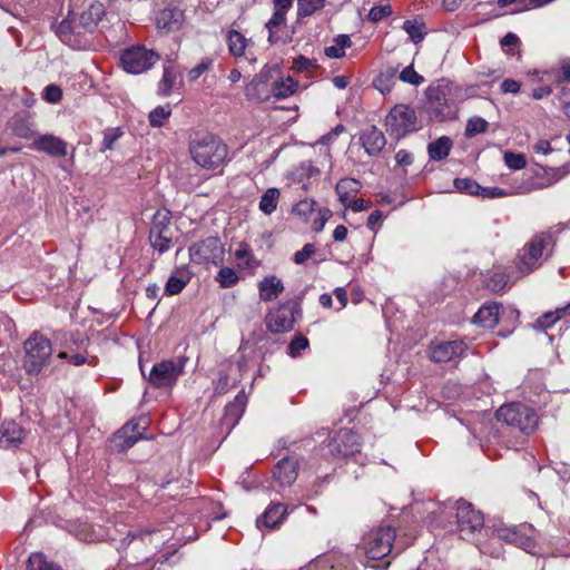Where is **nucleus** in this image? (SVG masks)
Wrapping results in <instances>:
<instances>
[{
  "label": "nucleus",
  "mask_w": 570,
  "mask_h": 570,
  "mask_svg": "<svg viewBox=\"0 0 570 570\" xmlns=\"http://www.w3.org/2000/svg\"><path fill=\"white\" fill-rule=\"evenodd\" d=\"M170 115L171 109H153L148 114V119L153 127H161Z\"/></svg>",
  "instance_id": "nucleus-53"
},
{
  "label": "nucleus",
  "mask_w": 570,
  "mask_h": 570,
  "mask_svg": "<svg viewBox=\"0 0 570 570\" xmlns=\"http://www.w3.org/2000/svg\"><path fill=\"white\" fill-rule=\"evenodd\" d=\"M317 63H316V60H313V59H308L302 55L297 56L294 60H293V65H292V69L295 71V72H304V71H313L317 68Z\"/></svg>",
  "instance_id": "nucleus-51"
},
{
  "label": "nucleus",
  "mask_w": 570,
  "mask_h": 570,
  "mask_svg": "<svg viewBox=\"0 0 570 570\" xmlns=\"http://www.w3.org/2000/svg\"><path fill=\"white\" fill-rule=\"evenodd\" d=\"M186 358L165 360L154 364L148 381L155 387H171L183 374Z\"/></svg>",
  "instance_id": "nucleus-11"
},
{
  "label": "nucleus",
  "mask_w": 570,
  "mask_h": 570,
  "mask_svg": "<svg viewBox=\"0 0 570 570\" xmlns=\"http://www.w3.org/2000/svg\"><path fill=\"white\" fill-rule=\"evenodd\" d=\"M453 184L456 190L461 193L472 196H479L480 194L481 186L471 178H455Z\"/></svg>",
  "instance_id": "nucleus-45"
},
{
  "label": "nucleus",
  "mask_w": 570,
  "mask_h": 570,
  "mask_svg": "<svg viewBox=\"0 0 570 570\" xmlns=\"http://www.w3.org/2000/svg\"><path fill=\"white\" fill-rule=\"evenodd\" d=\"M504 163L505 165L513 170H520L525 167L527 160L523 154H515L513 151L504 153Z\"/></svg>",
  "instance_id": "nucleus-49"
},
{
  "label": "nucleus",
  "mask_w": 570,
  "mask_h": 570,
  "mask_svg": "<svg viewBox=\"0 0 570 570\" xmlns=\"http://www.w3.org/2000/svg\"><path fill=\"white\" fill-rule=\"evenodd\" d=\"M148 239L155 250L159 254H164L168 252L171 246L173 230L149 229Z\"/></svg>",
  "instance_id": "nucleus-30"
},
{
  "label": "nucleus",
  "mask_w": 570,
  "mask_h": 570,
  "mask_svg": "<svg viewBox=\"0 0 570 570\" xmlns=\"http://www.w3.org/2000/svg\"><path fill=\"white\" fill-rule=\"evenodd\" d=\"M554 99L552 100L553 105L558 107H570V89L564 86H556L553 89Z\"/></svg>",
  "instance_id": "nucleus-52"
},
{
  "label": "nucleus",
  "mask_w": 570,
  "mask_h": 570,
  "mask_svg": "<svg viewBox=\"0 0 570 570\" xmlns=\"http://www.w3.org/2000/svg\"><path fill=\"white\" fill-rule=\"evenodd\" d=\"M225 248L220 239L215 236L194 243L189 247L190 261L198 265H219L224 262Z\"/></svg>",
  "instance_id": "nucleus-9"
},
{
  "label": "nucleus",
  "mask_w": 570,
  "mask_h": 570,
  "mask_svg": "<svg viewBox=\"0 0 570 570\" xmlns=\"http://www.w3.org/2000/svg\"><path fill=\"white\" fill-rule=\"evenodd\" d=\"M553 246V237L550 233L534 235L520 250L517 259V268L522 274H529L541 265V258L549 247Z\"/></svg>",
  "instance_id": "nucleus-4"
},
{
  "label": "nucleus",
  "mask_w": 570,
  "mask_h": 570,
  "mask_svg": "<svg viewBox=\"0 0 570 570\" xmlns=\"http://www.w3.org/2000/svg\"><path fill=\"white\" fill-rule=\"evenodd\" d=\"M315 253V246L313 244H305L303 248L294 254V263L302 265Z\"/></svg>",
  "instance_id": "nucleus-59"
},
{
  "label": "nucleus",
  "mask_w": 570,
  "mask_h": 570,
  "mask_svg": "<svg viewBox=\"0 0 570 570\" xmlns=\"http://www.w3.org/2000/svg\"><path fill=\"white\" fill-rule=\"evenodd\" d=\"M159 531L157 530H144L138 532H128L126 538L122 540L124 544H132L134 550H139L141 547L147 548L146 554H154L163 542V538L156 539ZM148 556H145L147 559Z\"/></svg>",
  "instance_id": "nucleus-17"
},
{
  "label": "nucleus",
  "mask_w": 570,
  "mask_h": 570,
  "mask_svg": "<svg viewBox=\"0 0 570 570\" xmlns=\"http://www.w3.org/2000/svg\"><path fill=\"white\" fill-rule=\"evenodd\" d=\"M284 283L275 275L265 276L258 283L259 299L263 302H272L284 292Z\"/></svg>",
  "instance_id": "nucleus-27"
},
{
  "label": "nucleus",
  "mask_w": 570,
  "mask_h": 570,
  "mask_svg": "<svg viewBox=\"0 0 570 570\" xmlns=\"http://www.w3.org/2000/svg\"><path fill=\"white\" fill-rule=\"evenodd\" d=\"M495 417L522 434L533 433L538 426V415L533 409L522 403L504 404L498 409Z\"/></svg>",
  "instance_id": "nucleus-3"
},
{
  "label": "nucleus",
  "mask_w": 570,
  "mask_h": 570,
  "mask_svg": "<svg viewBox=\"0 0 570 570\" xmlns=\"http://www.w3.org/2000/svg\"><path fill=\"white\" fill-rule=\"evenodd\" d=\"M468 350L463 341H444L430 348L431 360L435 363H446L462 357Z\"/></svg>",
  "instance_id": "nucleus-16"
},
{
  "label": "nucleus",
  "mask_w": 570,
  "mask_h": 570,
  "mask_svg": "<svg viewBox=\"0 0 570 570\" xmlns=\"http://www.w3.org/2000/svg\"><path fill=\"white\" fill-rule=\"evenodd\" d=\"M403 29L406 31L414 43L421 42L425 36V32L423 31V23L417 24L415 21L405 20L403 23Z\"/></svg>",
  "instance_id": "nucleus-46"
},
{
  "label": "nucleus",
  "mask_w": 570,
  "mask_h": 570,
  "mask_svg": "<svg viewBox=\"0 0 570 570\" xmlns=\"http://www.w3.org/2000/svg\"><path fill=\"white\" fill-rule=\"evenodd\" d=\"M186 286V282L176 276H170L166 283L165 292L168 295L179 294Z\"/></svg>",
  "instance_id": "nucleus-58"
},
{
  "label": "nucleus",
  "mask_w": 570,
  "mask_h": 570,
  "mask_svg": "<svg viewBox=\"0 0 570 570\" xmlns=\"http://www.w3.org/2000/svg\"><path fill=\"white\" fill-rule=\"evenodd\" d=\"M324 7V0H297V16L305 18Z\"/></svg>",
  "instance_id": "nucleus-39"
},
{
  "label": "nucleus",
  "mask_w": 570,
  "mask_h": 570,
  "mask_svg": "<svg viewBox=\"0 0 570 570\" xmlns=\"http://www.w3.org/2000/svg\"><path fill=\"white\" fill-rule=\"evenodd\" d=\"M556 77L560 82H570V59H562L560 61Z\"/></svg>",
  "instance_id": "nucleus-64"
},
{
  "label": "nucleus",
  "mask_w": 570,
  "mask_h": 570,
  "mask_svg": "<svg viewBox=\"0 0 570 570\" xmlns=\"http://www.w3.org/2000/svg\"><path fill=\"white\" fill-rule=\"evenodd\" d=\"M396 531L391 525H382L372 530L365 541L364 550L368 559L383 560L392 552Z\"/></svg>",
  "instance_id": "nucleus-7"
},
{
  "label": "nucleus",
  "mask_w": 570,
  "mask_h": 570,
  "mask_svg": "<svg viewBox=\"0 0 570 570\" xmlns=\"http://www.w3.org/2000/svg\"><path fill=\"white\" fill-rule=\"evenodd\" d=\"M501 304L491 303L483 305L473 316V322L484 328H493L499 323V311Z\"/></svg>",
  "instance_id": "nucleus-28"
},
{
  "label": "nucleus",
  "mask_w": 570,
  "mask_h": 570,
  "mask_svg": "<svg viewBox=\"0 0 570 570\" xmlns=\"http://www.w3.org/2000/svg\"><path fill=\"white\" fill-rule=\"evenodd\" d=\"M32 148L51 157H65L67 155V144L53 135L39 136L33 140Z\"/></svg>",
  "instance_id": "nucleus-20"
},
{
  "label": "nucleus",
  "mask_w": 570,
  "mask_h": 570,
  "mask_svg": "<svg viewBox=\"0 0 570 570\" xmlns=\"http://www.w3.org/2000/svg\"><path fill=\"white\" fill-rule=\"evenodd\" d=\"M302 296L281 303L266 314L267 330L273 334L291 332L294 328L296 317L302 314Z\"/></svg>",
  "instance_id": "nucleus-5"
},
{
  "label": "nucleus",
  "mask_w": 570,
  "mask_h": 570,
  "mask_svg": "<svg viewBox=\"0 0 570 570\" xmlns=\"http://www.w3.org/2000/svg\"><path fill=\"white\" fill-rule=\"evenodd\" d=\"M385 127L390 135L396 139L417 131L421 128L415 109H390L385 117Z\"/></svg>",
  "instance_id": "nucleus-10"
},
{
  "label": "nucleus",
  "mask_w": 570,
  "mask_h": 570,
  "mask_svg": "<svg viewBox=\"0 0 570 570\" xmlns=\"http://www.w3.org/2000/svg\"><path fill=\"white\" fill-rule=\"evenodd\" d=\"M22 367L28 375H38L49 363L52 345L49 338L35 331L23 343Z\"/></svg>",
  "instance_id": "nucleus-2"
},
{
  "label": "nucleus",
  "mask_w": 570,
  "mask_h": 570,
  "mask_svg": "<svg viewBox=\"0 0 570 570\" xmlns=\"http://www.w3.org/2000/svg\"><path fill=\"white\" fill-rule=\"evenodd\" d=\"M453 142L450 137L442 136L428 145V154L431 160L440 161L446 158L452 149Z\"/></svg>",
  "instance_id": "nucleus-29"
},
{
  "label": "nucleus",
  "mask_w": 570,
  "mask_h": 570,
  "mask_svg": "<svg viewBox=\"0 0 570 570\" xmlns=\"http://www.w3.org/2000/svg\"><path fill=\"white\" fill-rule=\"evenodd\" d=\"M246 405V395L244 391L238 392L234 401L229 402L224 409L223 423L233 429L242 417Z\"/></svg>",
  "instance_id": "nucleus-26"
},
{
  "label": "nucleus",
  "mask_w": 570,
  "mask_h": 570,
  "mask_svg": "<svg viewBox=\"0 0 570 570\" xmlns=\"http://www.w3.org/2000/svg\"><path fill=\"white\" fill-rule=\"evenodd\" d=\"M508 285V276L503 272H495L485 281V287L494 293L505 289Z\"/></svg>",
  "instance_id": "nucleus-44"
},
{
  "label": "nucleus",
  "mask_w": 570,
  "mask_h": 570,
  "mask_svg": "<svg viewBox=\"0 0 570 570\" xmlns=\"http://www.w3.org/2000/svg\"><path fill=\"white\" fill-rule=\"evenodd\" d=\"M564 314H570V304L562 308H558L556 312H548L539 317L538 323L542 328L551 327Z\"/></svg>",
  "instance_id": "nucleus-43"
},
{
  "label": "nucleus",
  "mask_w": 570,
  "mask_h": 570,
  "mask_svg": "<svg viewBox=\"0 0 570 570\" xmlns=\"http://www.w3.org/2000/svg\"><path fill=\"white\" fill-rule=\"evenodd\" d=\"M184 12L174 7L159 10L156 14V27L164 32L177 31L184 22Z\"/></svg>",
  "instance_id": "nucleus-19"
},
{
  "label": "nucleus",
  "mask_w": 570,
  "mask_h": 570,
  "mask_svg": "<svg viewBox=\"0 0 570 570\" xmlns=\"http://www.w3.org/2000/svg\"><path fill=\"white\" fill-rule=\"evenodd\" d=\"M297 82L287 78L284 81L273 83V96L277 99L286 98L295 92Z\"/></svg>",
  "instance_id": "nucleus-38"
},
{
  "label": "nucleus",
  "mask_w": 570,
  "mask_h": 570,
  "mask_svg": "<svg viewBox=\"0 0 570 570\" xmlns=\"http://www.w3.org/2000/svg\"><path fill=\"white\" fill-rule=\"evenodd\" d=\"M213 59L209 57L203 58L194 68L188 71L187 78L189 81H196L202 75H204L212 66Z\"/></svg>",
  "instance_id": "nucleus-50"
},
{
  "label": "nucleus",
  "mask_w": 570,
  "mask_h": 570,
  "mask_svg": "<svg viewBox=\"0 0 570 570\" xmlns=\"http://www.w3.org/2000/svg\"><path fill=\"white\" fill-rule=\"evenodd\" d=\"M509 193L502 188L499 187H482L480 189L479 196H482L484 198H498V197H505Z\"/></svg>",
  "instance_id": "nucleus-62"
},
{
  "label": "nucleus",
  "mask_w": 570,
  "mask_h": 570,
  "mask_svg": "<svg viewBox=\"0 0 570 570\" xmlns=\"http://www.w3.org/2000/svg\"><path fill=\"white\" fill-rule=\"evenodd\" d=\"M105 14V6L99 1H94L79 14L77 20L80 22V27L85 32L92 33Z\"/></svg>",
  "instance_id": "nucleus-21"
},
{
  "label": "nucleus",
  "mask_w": 570,
  "mask_h": 570,
  "mask_svg": "<svg viewBox=\"0 0 570 570\" xmlns=\"http://www.w3.org/2000/svg\"><path fill=\"white\" fill-rule=\"evenodd\" d=\"M489 122L481 117H472L468 120L464 135L468 138H472L479 134H483L488 130Z\"/></svg>",
  "instance_id": "nucleus-40"
},
{
  "label": "nucleus",
  "mask_w": 570,
  "mask_h": 570,
  "mask_svg": "<svg viewBox=\"0 0 570 570\" xmlns=\"http://www.w3.org/2000/svg\"><path fill=\"white\" fill-rule=\"evenodd\" d=\"M400 79L414 86H419L424 81V78L412 66H407L401 71Z\"/></svg>",
  "instance_id": "nucleus-55"
},
{
  "label": "nucleus",
  "mask_w": 570,
  "mask_h": 570,
  "mask_svg": "<svg viewBox=\"0 0 570 570\" xmlns=\"http://www.w3.org/2000/svg\"><path fill=\"white\" fill-rule=\"evenodd\" d=\"M51 28L59 40L72 49L83 50L90 47V40L87 37L89 32L82 30L76 16L71 13Z\"/></svg>",
  "instance_id": "nucleus-8"
},
{
  "label": "nucleus",
  "mask_w": 570,
  "mask_h": 570,
  "mask_svg": "<svg viewBox=\"0 0 570 570\" xmlns=\"http://www.w3.org/2000/svg\"><path fill=\"white\" fill-rule=\"evenodd\" d=\"M189 151L193 160L207 169L219 167L228 153L222 139L208 131H195L189 136Z\"/></svg>",
  "instance_id": "nucleus-1"
},
{
  "label": "nucleus",
  "mask_w": 570,
  "mask_h": 570,
  "mask_svg": "<svg viewBox=\"0 0 570 570\" xmlns=\"http://www.w3.org/2000/svg\"><path fill=\"white\" fill-rule=\"evenodd\" d=\"M289 352L292 356H296L301 351L308 347V340L302 335H296L289 343Z\"/></svg>",
  "instance_id": "nucleus-60"
},
{
  "label": "nucleus",
  "mask_w": 570,
  "mask_h": 570,
  "mask_svg": "<svg viewBox=\"0 0 570 570\" xmlns=\"http://www.w3.org/2000/svg\"><path fill=\"white\" fill-rule=\"evenodd\" d=\"M358 140L370 157H377L386 145V138L382 130L372 125L360 132Z\"/></svg>",
  "instance_id": "nucleus-18"
},
{
  "label": "nucleus",
  "mask_w": 570,
  "mask_h": 570,
  "mask_svg": "<svg viewBox=\"0 0 570 570\" xmlns=\"http://www.w3.org/2000/svg\"><path fill=\"white\" fill-rule=\"evenodd\" d=\"M160 59L158 52L144 45H134L124 49L119 62L121 68L131 75H140L151 69Z\"/></svg>",
  "instance_id": "nucleus-6"
},
{
  "label": "nucleus",
  "mask_w": 570,
  "mask_h": 570,
  "mask_svg": "<svg viewBox=\"0 0 570 570\" xmlns=\"http://www.w3.org/2000/svg\"><path fill=\"white\" fill-rule=\"evenodd\" d=\"M315 200L313 199H304L298 202L293 207V213L304 218H308L309 215L314 212Z\"/></svg>",
  "instance_id": "nucleus-56"
},
{
  "label": "nucleus",
  "mask_w": 570,
  "mask_h": 570,
  "mask_svg": "<svg viewBox=\"0 0 570 570\" xmlns=\"http://www.w3.org/2000/svg\"><path fill=\"white\" fill-rule=\"evenodd\" d=\"M519 42V37L513 32H508L500 41L502 48L507 49V52L511 55H514V49Z\"/></svg>",
  "instance_id": "nucleus-61"
},
{
  "label": "nucleus",
  "mask_w": 570,
  "mask_h": 570,
  "mask_svg": "<svg viewBox=\"0 0 570 570\" xmlns=\"http://www.w3.org/2000/svg\"><path fill=\"white\" fill-rule=\"evenodd\" d=\"M274 13L266 22L265 28L268 31V42L275 45L281 40L278 31L286 26V13L293 6V0H273Z\"/></svg>",
  "instance_id": "nucleus-15"
},
{
  "label": "nucleus",
  "mask_w": 570,
  "mask_h": 570,
  "mask_svg": "<svg viewBox=\"0 0 570 570\" xmlns=\"http://www.w3.org/2000/svg\"><path fill=\"white\" fill-rule=\"evenodd\" d=\"M141 423H146L144 419H134L120 428L110 439V449L121 453L130 449L137 441L145 439L141 432L145 426H141Z\"/></svg>",
  "instance_id": "nucleus-13"
},
{
  "label": "nucleus",
  "mask_w": 570,
  "mask_h": 570,
  "mask_svg": "<svg viewBox=\"0 0 570 570\" xmlns=\"http://www.w3.org/2000/svg\"><path fill=\"white\" fill-rule=\"evenodd\" d=\"M227 43L230 55L240 57L245 53L247 39L237 30H230L227 33Z\"/></svg>",
  "instance_id": "nucleus-34"
},
{
  "label": "nucleus",
  "mask_w": 570,
  "mask_h": 570,
  "mask_svg": "<svg viewBox=\"0 0 570 570\" xmlns=\"http://www.w3.org/2000/svg\"><path fill=\"white\" fill-rule=\"evenodd\" d=\"M124 131L120 127L107 128L104 131V140L100 151L114 150L116 148V141L121 138Z\"/></svg>",
  "instance_id": "nucleus-42"
},
{
  "label": "nucleus",
  "mask_w": 570,
  "mask_h": 570,
  "mask_svg": "<svg viewBox=\"0 0 570 570\" xmlns=\"http://www.w3.org/2000/svg\"><path fill=\"white\" fill-rule=\"evenodd\" d=\"M360 188V183L353 178H343L341 179L335 187V190L338 195V199L343 205H346L350 202V197L352 194H356Z\"/></svg>",
  "instance_id": "nucleus-32"
},
{
  "label": "nucleus",
  "mask_w": 570,
  "mask_h": 570,
  "mask_svg": "<svg viewBox=\"0 0 570 570\" xmlns=\"http://www.w3.org/2000/svg\"><path fill=\"white\" fill-rule=\"evenodd\" d=\"M279 198V190L277 188H268L259 200V209L266 214L271 215L276 210L277 203Z\"/></svg>",
  "instance_id": "nucleus-35"
},
{
  "label": "nucleus",
  "mask_w": 570,
  "mask_h": 570,
  "mask_svg": "<svg viewBox=\"0 0 570 570\" xmlns=\"http://www.w3.org/2000/svg\"><path fill=\"white\" fill-rule=\"evenodd\" d=\"M392 14L391 6H374L368 12V20L372 22H379L383 18H386Z\"/></svg>",
  "instance_id": "nucleus-57"
},
{
  "label": "nucleus",
  "mask_w": 570,
  "mask_h": 570,
  "mask_svg": "<svg viewBox=\"0 0 570 570\" xmlns=\"http://www.w3.org/2000/svg\"><path fill=\"white\" fill-rule=\"evenodd\" d=\"M23 440V429L14 421H4L0 425V448H17Z\"/></svg>",
  "instance_id": "nucleus-24"
},
{
  "label": "nucleus",
  "mask_w": 570,
  "mask_h": 570,
  "mask_svg": "<svg viewBox=\"0 0 570 570\" xmlns=\"http://www.w3.org/2000/svg\"><path fill=\"white\" fill-rule=\"evenodd\" d=\"M12 131L21 138H29L35 132V124L29 117L16 116L11 120Z\"/></svg>",
  "instance_id": "nucleus-33"
},
{
  "label": "nucleus",
  "mask_w": 570,
  "mask_h": 570,
  "mask_svg": "<svg viewBox=\"0 0 570 570\" xmlns=\"http://www.w3.org/2000/svg\"><path fill=\"white\" fill-rule=\"evenodd\" d=\"M297 460L286 456L275 465L273 476L281 485H291L297 478Z\"/></svg>",
  "instance_id": "nucleus-22"
},
{
  "label": "nucleus",
  "mask_w": 570,
  "mask_h": 570,
  "mask_svg": "<svg viewBox=\"0 0 570 570\" xmlns=\"http://www.w3.org/2000/svg\"><path fill=\"white\" fill-rule=\"evenodd\" d=\"M451 92V82L448 79H439L432 82L425 90L428 104L431 107H444Z\"/></svg>",
  "instance_id": "nucleus-23"
},
{
  "label": "nucleus",
  "mask_w": 570,
  "mask_h": 570,
  "mask_svg": "<svg viewBox=\"0 0 570 570\" xmlns=\"http://www.w3.org/2000/svg\"><path fill=\"white\" fill-rule=\"evenodd\" d=\"M333 456L348 458L361 451L360 436L350 429H341L328 443Z\"/></svg>",
  "instance_id": "nucleus-14"
},
{
  "label": "nucleus",
  "mask_w": 570,
  "mask_h": 570,
  "mask_svg": "<svg viewBox=\"0 0 570 570\" xmlns=\"http://www.w3.org/2000/svg\"><path fill=\"white\" fill-rule=\"evenodd\" d=\"M29 570H62L58 564L49 561L43 553H32L28 559Z\"/></svg>",
  "instance_id": "nucleus-37"
},
{
  "label": "nucleus",
  "mask_w": 570,
  "mask_h": 570,
  "mask_svg": "<svg viewBox=\"0 0 570 570\" xmlns=\"http://www.w3.org/2000/svg\"><path fill=\"white\" fill-rule=\"evenodd\" d=\"M287 515V507L283 503L271 504L261 518L257 519L256 524L261 529L265 527L267 529H275L278 527Z\"/></svg>",
  "instance_id": "nucleus-25"
},
{
  "label": "nucleus",
  "mask_w": 570,
  "mask_h": 570,
  "mask_svg": "<svg viewBox=\"0 0 570 570\" xmlns=\"http://www.w3.org/2000/svg\"><path fill=\"white\" fill-rule=\"evenodd\" d=\"M456 519L460 535L465 540L471 539L472 535L476 531H480L484 524L482 513L464 500H459L456 502Z\"/></svg>",
  "instance_id": "nucleus-12"
},
{
  "label": "nucleus",
  "mask_w": 570,
  "mask_h": 570,
  "mask_svg": "<svg viewBox=\"0 0 570 570\" xmlns=\"http://www.w3.org/2000/svg\"><path fill=\"white\" fill-rule=\"evenodd\" d=\"M332 216V212L328 209V208H321L318 210V216L317 218L314 220V230L315 232H321L323 230L326 222L331 218Z\"/></svg>",
  "instance_id": "nucleus-63"
},
{
  "label": "nucleus",
  "mask_w": 570,
  "mask_h": 570,
  "mask_svg": "<svg viewBox=\"0 0 570 570\" xmlns=\"http://www.w3.org/2000/svg\"><path fill=\"white\" fill-rule=\"evenodd\" d=\"M352 47L348 35H338L333 39V45L325 47L324 53L327 58L340 59L345 56V49Z\"/></svg>",
  "instance_id": "nucleus-31"
},
{
  "label": "nucleus",
  "mask_w": 570,
  "mask_h": 570,
  "mask_svg": "<svg viewBox=\"0 0 570 570\" xmlns=\"http://www.w3.org/2000/svg\"><path fill=\"white\" fill-rule=\"evenodd\" d=\"M42 98L48 104H58L62 98V90L57 85H48L42 91Z\"/></svg>",
  "instance_id": "nucleus-54"
},
{
  "label": "nucleus",
  "mask_w": 570,
  "mask_h": 570,
  "mask_svg": "<svg viewBox=\"0 0 570 570\" xmlns=\"http://www.w3.org/2000/svg\"><path fill=\"white\" fill-rule=\"evenodd\" d=\"M177 79V73L174 67L168 66L164 68L163 77L158 83V94L161 96L170 95Z\"/></svg>",
  "instance_id": "nucleus-36"
},
{
  "label": "nucleus",
  "mask_w": 570,
  "mask_h": 570,
  "mask_svg": "<svg viewBox=\"0 0 570 570\" xmlns=\"http://www.w3.org/2000/svg\"><path fill=\"white\" fill-rule=\"evenodd\" d=\"M239 277L230 267H222L216 276V282L222 288H228L237 284Z\"/></svg>",
  "instance_id": "nucleus-41"
},
{
  "label": "nucleus",
  "mask_w": 570,
  "mask_h": 570,
  "mask_svg": "<svg viewBox=\"0 0 570 570\" xmlns=\"http://www.w3.org/2000/svg\"><path fill=\"white\" fill-rule=\"evenodd\" d=\"M235 257L237 259L245 261V265L247 267H256L259 262L254 257L249 246L246 243H240L238 248L235 252Z\"/></svg>",
  "instance_id": "nucleus-48"
},
{
  "label": "nucleus",
  "mask_w": 570,
  "mask_h": 570,
  "mask_svg": "<svg viewBox=\"0 0 570 570\" xmlns=\"http://www.w3.org/2000/svg\"><path fill=\"white\" fill-rule=\"evenodd\" d=\"M171 218L170 213L167 210H157L153 217L150 229L157 230H171L170 227Z\"/></svg>",
  "instance_id": "nucleus-47"
}]
</instances>
